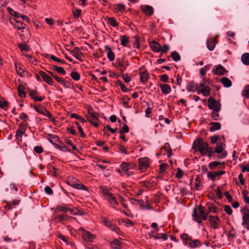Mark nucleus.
I'll return each mask as SVG.
<instances>
[{"mask_svg": "<svg viewBox=\"0 0 249 249\" xmlns=\"http://www.w3.org/2000/svg\"><path fill=\"white\" fill-rule=\"evenodd\" d=\"M50 58H51V59H53V60L56 61L58 63H62V64L65 63V62L63 60L59 59L53 55H52L51 56Z\"/></svg>", "mask_w": 249, "mask_h": 249, "instance_id": "obj_61", "label": "nucleus"}, {"mask_svg": "<svg viewBox=\"0 0 249 249\" xmlns=\"http://www.w3.org/2000/svg\"><path fill=\"white\" fill-rule=\"evenodd\" d=\"M202 245L201 242L198 240H192L190 239L189 243V246L192 248H195L197 247L201 246Z\"/></svg>", "mask_w": 249, "mask_h": 249, "instance_id": "obj_26", "label": "nucleus"}, {"mask_svg": "<svg viewBox=\"0 0 249 249\" xmlns=\"http://www.w3.org/2000/svg\"><path fill=\"white\" fill-rule=\"evenodd\" d=\"M155 239H162L163 240H166L168 239V235L165 233H160L157 235H153Z\"/></svg>", "mask_w": 249, "mask_h": 249, "instance_id": "obj_46", "label": "nucleus"}, {"mask_svg": "<svg viewBox=\"0 0 249 249\" xmlns=\"http://www.w3.org/2000/svg\"><path fill=\"white\" fill-rule=\"evenodd\" d=\"M128 37L126 36H120L121 44L124 47H127L128 43Z\"/></svg>", "mask_w": 249, "mask_h": 249, "instance_id": "obj_38", "label": "nucleus"}, {"mask_svg": "<svg viewBox=\"0 0 249 249\" xmlns=\"http://www.w3.org/2000/svg\"><path fill=\"white\" fill-rule=\"evenodd\" d=\"M150 47H151L152 50L153 52H160V46L158 43H157L155 41H153L151 43V44H150Z\"/></svg>", "mask_w": 249, "mask_h": 249, "instance_id": "obj_30", "label": "nucleus"}, {"mask_svg": "<svg viewBox=\"0 0 249 249\" xmlns=\"http://www.w3.org/2000/svg\"><path fill=\"white\" fill-rule=\"evenodd\" d=\"M18 47L21 50V51H28L29 50V47L26 44H19Z\"/></svg>", "mask_w": 249, "mask_h": 249, "instance_id": "obj_47", "label": "nucleus"}, {"mask_svg": "<svg viewBox=\"0 0 249 249\" xmlns=\"http://www.w3.org/2000/svg\"><path fill=\"white\" fill-rule=\"evenodd\" d=\"M122 222L125 224L126 226L128 227L134 225V222L128 218H124L122 219Z\"/></svg>", "mask_w": 249, "mask_h": 249, "instance_id": "obj_52", "label": "nucleus"}, {"mask_svg": "<svg viewBox=\"0 0 249 249\" xmlns=\"http://www.w3.org/2000/svg\"><path fill=\"white\" fill-rule=\"evenodd\" d=\"M80 49L78 47H76L74 49V50L71 53H72V55L74 56L77 60L82 61L81 59L80 55L79 54Z\"/></svg>", "mask_w": 249, "mask_h": 249, "instance_id": "obj_40", "label": "nucleus"}, {"mask_svg": "<svg viewBox=\"0 0 249 249\" xmlns=\"http://www.w3.org/2000/svg\"><path fill=\"white\" fill-rule=\"evenodd\" d=\"M209 221L211 228L213 229H217L219 228V223H220V219L218 217V216L210 215L209 216Z\"/></svg>", "mask_w": 249, "mask_h": 249, "instance_id": "obj_5", "label": "nucleus"}, {"mask_svg": "<svg viewBox=\"0 0 249 249\" xmlns=\"http://www.w3.org/2000/svg\"><path fill=\"white\" fill-rule=\"evenodd\" d=\"M122 77L125 83H128L131 81V77L128 74H123Z\"/></svg>", "mask_w": 249, "mask_h": 249, "instance_id": "obj_64", "label": "nucleus"}, {"mask_svg": "<svg viewBox=\"0 0 249 249\" xmlns=\"http://www.w3.org/2000/svg\"><path fill=\"white\" fill-rule=\"evenodd\" d=\"M161 92L163 94L169 93L171 91V87L169 85L165 84H162L160 85Z\"/></svg>", "mask_w": 249, "mask_h": 249, "instance_id": "obj_24", "label": "nucleus"}, {"mask_svg": "<svg viewBox=\"0 0 249 249\" xmlns=\"http://www.w3.org/2000/svg\"><path fill=\"white\" fill-rule=\"evenodd\" d=\"M186 89L188 91L190 92H195L196 91H197L198 89V86L194 81H191L187 84L186 86Z\"/></svg>", "mask_w": 249, "mask_h": 249, "instance_id": "obj_16", "label": "nucleus"}, {"mask_svg": "<svg viewBox=\"0 0 249 249\" xmlns=\"http://www.w3.org/2000/svg\"><path fill=\"white\" fill-rule=\"evenodd\" d=\"M129 127L126 124L123 126L122 129L120 130V133L122 134L123 133H128L129 132Z\"/></svg>", "mask_w": 249, "mask_h": 249, "instance_id": "obj_63", "label": "nucleus"}, {"mask_svg": "<svg viewBox=\"0 0 249 249\" xmlns=\"http://www.w3.org/2000/svg\"><path fill=\"white\" fill-rule=\"evenodd\" d=\"M68 211H69L70 213L72 215L81 214L80 212L76 208H74V209H70V210H68Z\"/></svg>", "mask_w": 249, "mask_h": 249, "instance_id": "obj_55", "label": "nucleus"}, {"mask_svg": "<svg viewBox=\"0 0 249 249\" xmlns=\"http://www.w3.org/2000/svg\"><path fill=\"white\" fill-rule=\"evenodd\" d=\"M141 9L146 15H151L154 13L153 7L149 5L142 6Z\"/></svg>", "mask_w": 249, "mask_h": 249, "instance_id": "obj_20", "label": "nucleus"}, {"mask_svg": "<svg viewBox=\"0 0 249 249\" xmlns=\"http://www.w3.org/2000/svg\"><path fill=\"white\" fill-rule=\"evenodd\" d=\"M9 20L10 22L17 29L20 30L24 28L25 24L22 23L21 18H14L13 17H10Z\"/></svg>", "mask_w": 249, "mask_h": 249, "instance_id": "obj_4", "label": "nucleus"}, {"mask_svg": "<svg viewBox=\"0 0 249 249\" xmlns=\"http://www.w3.org/2000/svg\"><path fill=\"white\" fill-rule=\"evenodd\" d=\"M130 100V98L129 97L127 96H124L121 99V104L126 108H130V106L128 105V103Z\"/></svg>", "mask_w": 249, "mask_h": 249, "instance_id": "obj_31", "label": "nucleus"}, {"mask_svg": "<svg viewBox=\"0 0 249 249\" xmlns=\"http://www.w3.org/2000/svg\"><path fill=\"white\" fill-rule=\"evenodd\" d=\"M199 211L200 216L203 220H205L207 218L208 214L204 212V208L202 206H200L199 208Z\"/></svg>", "mask_w": 249, "mask_h": 249, "instance_id": "obj_39", "label": "nucleus"}, {"mask_svg": "<svg viewBox=\"0 0 249 249\" xmlns=\"http://www.w3.org/2000/svg\"><path fill=\"white\" fill-rule=\"evenodd\" d=\"M208 105L209 107L213 110L219 111L220 109V104L219 102H216L212 97L209 98Z\"/></svg>", "mask_w": 249, "mask_h": 249, "instance_id": "obj_7", "label": "nucleus"}, {"mask_svg": "<svg viewBox=\"0 0 249 249\" xmlns=\"http://www.w3.org/2000/svg\"><path fill=\"white\" fill-rule=\"evenodd\" d=\"M139 75L140 76V80L142 83H145L147 81L149 78V73L147 70H144L142 68L139 69Z\"/></svg>", "mask_w": 249, "mask_h": 249, "instance_id": "obj_10", "label": "nucleus"}, {"mask_svg": "<svg viewBox=\"0 0 249 249\" xmlns=\"http://www.w3.org/2000/svg\"><path fill=\"white\" fill-rule=\"evenodd\" d=\"M213 72L216 75H223L225 74L227 71L221 65L215 66L213 68Z\"/></svg>", "mask_w": 249, "mask_h": 249, "instance_id": "obj_12", "label": "nucleus"}, {"mask_svg": "<svg viewBox=\"0 0 249 249\" xmlns=\"http://www.w3.org/2000/svg\"><path fill=\"white\" fill-rule=\"evenodd\" d=\"M102 193L104 195L108 203L111 206V207L117 210L116 206L118 205V203L117 201L116 198L114 195L107 189H103L102 191Z\"/></svg>", "mask_w": 249, "mask_h": 249, "instance_id": "obj_2", "label": "nucleus"}, {"mask_svg": "<svg viewBox=\"0 0 249 249\" xmlns=\"http://www.w3.org/2000/svg\"><path fill=\"white\" fill-rule=\"evenodd\" d=\"M210 130L212 132L219 130L221 128L220 124L217 122H211L210 124Z\"/></svg>", "mask_w": 249, "mask_h": 249, "instance_id": "obj_25", "label": "nucleus"}, {"mask_svg": "<svg viewBox=\"0 0 249 249\" xmlns=\"http://www.w3.org/2000/svg\"><path fill=\"white\" fill-rule=\"evenodd\" d=\"M15 65L18 74L20 75L21 76H23V73L24 72V66L21 64L18 63H15Z\"/></svg>", "mask_w": 249, "mask_h": 249, "instance_id": "obj_22", "label": "nucleus"}, {"mask_svg": "<svg viewBox=\"0 0 249 249\" xmlns=\"http://www.w3.org/2000/svg\"><path fill=\"white\" fill-rule=\"evenodd\" d=\"M220 82L225 87L229 88L231 86V81L227 77H223L221 78Z\"/></svg>", "mask_w": 249, "mask_h": 249, "instance_id": "obj_32", "label": "nucleus"}, {"mask_svg": "<svg viewBox=\"0 0 249 249\" xmlns=\"http://www.w3.org/2000/svg\"><path fill=\"white\" fill-rule=\"evenodd\" d=\"M149 159L147 157H143L139 159L140 170L143 172L145 171L149 166Z\"/></svg>", "mask_w": 249, "mask_h": 249, "instance_id": "obj_9", "label": "nucleus"}, {"mask_svg": "<svg viewBox=\"0 0 249 249\" xmlns=\"http://www.w3.org/2000/svg\"><path fill=\"white\" fill-rule=\"evenodd\" d=\"M222 150L223 149L222 144L220 143H217L215 148V152L216 153L220 154L222 152Z\"/></svg>", "mask_w": 249, "mask_h": 249, "instance_id": "obj_53", "label": "nucleus"}, {"mask_svg": "<svg viewBox=\"0 0 249 249\" xmlns=\"http://www.w3.org/2000/svg\"><path fill=\"white\" fill-rule=\"evenodd\" d=\"M26 129V124L24 123H21L18 125V131L25 133Z\"/></svg>", "mask_w": 249, "mask_h": 249, "instance_id": "obj_49", "label": "nucleus"}, {"mask_svg": "<svg viewBox=\"0 0 249 249\" xmlns=\"http://www.w3.org/2000/svg\"><path fill=\"white\" fill-rule=\"evenodd\" d=\"M241 60L245 65H249V53H244L241 57Z\"/></svg>", "mask_w": 249, "mask_h": 249, "instance_id": "obj_37", "label": "nucleus"}, {"mask_svg": "<svg viewBox=\"0 0 249 249\" xmlns=\"http://www.w3.org/2000/svg\"><path fill=\"white\" fill-rule=\"evenodd\" d=\"M71 186L78 190H87V188L83 184L81 183L79 181H77L74 183H72L71 184Z\"/></svg>", "mask_w": 249, "mask_h": 249, "instance_id": "obj_27", "label": "nucleus"}, {"mask_svg": "<svg viewBox=\"0 0 249 249\" xmlns=\"http://www.w3.org/2000/svg\"><path fill=\"white\" fill-rule=\"evenodd\" d=\"M171 56L173 60L176 62H177L180 59V56L179 53L176 51L172 52Z\"/></svg>", "mask_w": 249, "mask_h": 249, "instance_id": "obj_42", "label": "nucleus"}, {"mask_svg": "<svg viewBox=\"0 0 249 249\" xmlns=\"http://www.w3.org/2000/svg\"><path fill=\"white\" fill-rule=\"evenodd\" d=\"M39 74L41 76L43 80L50 85H53V80L52 78L42 71H39Z\"/></svg>", "mask_w": 249, "mask_h": 249, "instance_id": "obj_15", "label": "nucleus"}, {"mask_svg": "<svg viewBox=\"0 0 249 249\" xmlns=\"http://www.w3.org/2000/svg\"><path fill=\"white\" fill-rule=\"evenodd\" d=\"M221 163L219 161H215L209 163V167L211 169H213L216 167L217 166L220 165Z\"/></svg>", "mask_w": 249, "mask_h": 249, "instance_id": "obj_60", "label": "nucleus"}, {"mask_svg": "<svg viewBox=\"0 0 249 249\" xmlns=\"http://www.w3.org/2000/svg\"><path fill=\"white\" fill-rule=\"evenodd\" d=\"M24 86L21 84L19 85L18 87V95L21 98H25L26 95V93L24 91Z\"/></svg>", "mask_w": 249, "mask_h": 249, "instance_id": "obj_29", "label": "nucleus"}, {"mask_svg": "<svg viewBox=\"0 0 249 249\" xmlns=\"http://www.w3.org/2000/svg\"><path fill=\"white\" fill-rule=\"evenodd\" d=\"M219 111L213 110L211 116L213 120H218L219 115L218 114Z\"/></svg>", "mask_w": 249, "mask_h": 249, "instance_id": "obj_59", "label": "nucleus"}, {"mask_svg": "<svg viewBox=\"0 0 249 249\" xmlns=\"http://www.w3.org/2000/svg\"><path fill=\"white\" fill-rule=\"evenodd\" d=\"M200 83L198 86L197 93H202L204 96L207 97L210 94V88L209 86Z\"/></svg>", "mask_w": 249, "mask_h": 249, "instance_id": "obj_6", "label": "nucleus"}, {"mask_svg": "<svg viewBox=\"0 0 249 249\" xmlns=\"http://www.w3.org/2000/svg\"><path fill=\"white\" fill-rule=\"evenodd\" d=\"M192 215L194 217V220L196 221L199 224H200L201 223V221L199 220V216L197 213L196 210V209H194Z\"/></svg>", "mask_w": 249, "mask_h": 249, "instance_id": "obj_50", "label": "nucleus"}, {"mask_svg": "<svg viewBox=\"0 0 249 249\" xmlns=\"http://www.w3.org/2000/svg\"><path fill=\"white\" fill-rule=\"evenodd\" d=\"M55 79L56 80L57 82L64 86V87L66 88H68L70 86V84L69 82L66 81L64 79L62 78H60L57 76H55Z\"/></svg>", "mask_w": 249, "mask_h": 249, "instance_id": "obj_23", "label": "nucleus"}, {"mask_svg": "<svg viewBox=\"0 0 249 249\" xmlns=\"http://www.w3.org/2000/svg\"><path fill=\"white\" fill-rule=\"evenodd\" d=\"M114 11L116 13H123L124 11L125 6L122 4H117L114 5L113 8Z\"/></svg>", "mask_w": 249, "mask_h": 249, "instance_id": "obj_28", "label": "nucleus"}, {"mask_svg": "<svg viewBox=\"0 0 249 249\" xmlns=\"http://www.w3.org/2000/svg\"><path fill=\"white\" fill-rule=\"evenodd\" d=\"M169 50V46L167 45H164L163 46H160V52L161 53H166Z\"/></svg>", "mask_w": 249, "mask_h": 249, "instance_id": "obj_54", "label": "nucleus"}, {"mask_svg": "<svg viewBox=\"0 0 249 249\" xmlns=\"http://www.w3.org/2000/svg\"><path fill=\"white\" fill-rule=\"evenodd\" d=\"M82 237L85 241L88 242H92L95 238V235L91 234L87 231H84V232L82 234Z\"/></svg>", "mask_w": 249, "mask_h": 249, "instance_id": "obj_17", "label": "nucleus"}, {"mask_svg": "<svg viewBox=\"0 0 249 249\" xmlns=\"http://www.w3.org/2000/svg\"><path fill=\"white\" fill-rule=\"evenodd\" d=\"M212 66V65L211 64H209L207 65L204 66L203 68H201L200 70V75L203 77L205 76L206 72L210 69Z\"/></svg>", "mask_w": 249, "mask_h": 249, "instance_id": "obj_35", "label": "nucleus"}, {"mask_svg": "<svg viewBox=\"0 0 249 249\" xmlns=\"http://www.w3.org/2000/svg\"><path fill=\"white\" fill-rule=\"evenodd\" d=\"M225 173L224 171H221L220 172H209L207 174V176L208 178H210L211 179L214 181L216 178L219 176H221L224 175Z\"/></svg>", "mask_w": 249, "mask_h": 249, "instance_id": "obj_18", "label": "nucleus"}, {"mask_svg": "<svg viewBox=\"0 0 249 249\" xmlns=\"http://www.w3.org/2000/svg\"><path fill=\"white\" fill-rule=\"evenodd\" d=\"M121 242L119 240L115 239L110 243V246L112 248L119 249L121 247Z\"/></svg>", "mask_w": 249, "mask_h": 249, "instance_id": "obj_34", "label": "nucleus"}, {"mask_svg": "<svg viewBox=\"0 0 249 249\" xmlns=\"http://www.w3.org/2000/svg\"><path fill=\"white\" fill-rule=\"evenodd\" d=\"M195 187L196 190H200L202 188L200 178L198 176H196L195 180Z\"/></svg>", "mask_w": 249, "mask_h": 249, "instance_id": "obj_33", "label": "nucleus"}, {"mask_svg": "<svg viewBox=\"0 0 249 249\" xmlns=\"http://www.w3.org/2000/svg\"><path fill=\"white\" fill-rule=\"evenodd\" d=\"M121 168L124 172H127L130 169V165L125 162H123L121 164Z\"/></svg>", "mask_w": 249, "mask_h": 249, "instance_id": "obj_43", "label": "nucleus"}, {"mask_svg": "<svg viewBox=\"0 0 249 249\" xmlns=\"http://www.w3.org/2000/svg\"><path fill=\"white\" fill-rule=\"evenodd\" d=\"M105 51L107 52V57L111 61H112L115 59V55L114 53L111 51V48L108 46H105Z\"/></svg>", "mask_w": 249, "mask_h": 249, "instance_id": "obj_19", "label": "nucleus"}, {"mask_svg": "<svg viewBox=\"0 0 249 249\" xmlns=\"http://www.w3.org/2000/svg\"><path fill=\"white\" fill-rule=\"evenodd\" d=\"M101 219L104 224L106 227L110 229L112 231L115 232L116 233L120 234L121 232L120 230L116 224H114L106 217H101Z\"/></svg>", "mask_w": 249, "mask_h": 249, "instance_id": "obj_3", "label": "nucleus"}, {"mask_svg": "<svg viewBox=\"0 0 249 249\" xmlns=\"http://www.w3.org/2000/svg\"><path fill=\"white\" fill-rule=\"evenodd\" d=\"M34 108L37 112L42 114L44 113V112L46 109V108L43 107L42 106L38 107L36 106H35Z\"/></svg>", "mask_w": 249, "mask_h": 249, "instance_id": "obj_51", "label": "nucleus"}, {"mask_svg": "<svg viewBox=\"0 0 249 249\" xmlns=\"http://www.w3.org/2000/svg\"><path fill=\"white\" fill-rule=\"evenodd\" d=\"M30 95L36 101L41 102L44 99V96H37V92L36 90H31L30 91Z\"/></svg>", "mask_w": 249, "mask_h": 249, "instance_id": "obj_21", "label": "nucleus"}, {"mask_svg": "<svg viewBox=\"0 0 249 249\" xmlns=\"http://www.w3.org/2000/svg\"><path fill=\"white\" fill-rule=\"evenodd\" d=\"M243 95L246 98H249V85L245 87Z\"/></svg>", "mask_w": 249, "mask_h": 249, "instance_id": "obj_57", "label": "nucleus"}, {"mask_svg": "<svg viewBox=\"0 0 249 249\" xmlns=\"http://www.w3.org/2000/svg\"><path fill=\"white\" fill-rule=\"evenodd\" d=\"M193 146L195 151H199L201 154L205 155L208 152V143L204 142L202 138L197 139L194 142Z\"/></svg>", "mask_w": 249, "mask_h": 249, "instance_id": "obj_1", "label": "nucleus"}, {"mask_svg": "<svg viewBox=\"0 0 249 249\" xmlns=\"http://www.w3.org/2000/svg\"><path fill=\"white\" fill-rule=\"evenodd\" d=\"M68 210H70V208L66 205H63L58 206L55 208V211L57 212H67L68 211Z\"/></svg>", "mask_w": 249, "mask_h": 249, "instance_id": "obj_41", "label": "nucleus"}, {"mask_svg": "<svg viewBox=\"0 0 249 249\" xmlns=\"http://www.w3.org/2000/svg\"><path fill=\"white\" fill-rule=\"evenodd\" d=\"M183 175V171L180 170L179 168L177 169V172L176 174V177L177 178H180L182 177Z\"/></svg>", "mask_w": 249, "mask_h": 249, "instance_id": "obj_62", "label": "nucleus"}, {"mask_svg": "<svg viewBox=\"0 0 249 249\" xmlns=\"http://www.w3.org/2000/svg\"><path fill=\"white\" fill-rule=\"evenodd\" d=\"M53 68L57 72L62 73L63 75L66 74V71L63 68L55 65L53 66Z\"/></svg>", "mask_w": 249, "mask_h": 249, "instance_id": "obj_44", "label": "nucleus"}, {"mask_svg": "<svg viewBox=\"0 0 249 249\" xmlns=\"http://www.w3.org/2000/svg\"><path fill=\"white\" fill-rule=\"evenodd\" d=\"M75 124L78 129V130L79 131V132H80V134H81V135L82 137H85V134H84V131H83V130L82 129V126L80 125V124L79 122H75Z\"/></svg>", "mask_w": 249, "mask_h": 249, "instance_id": "obj_56", "label": "nucleus"}, {"mask_svg": "<svg viewBox=\"0 0 249 249\" xmlns=\"http://www.w3.org/2000/svg\"><path fill=\"white\" fill-rule=\"evenodd\" d=\"M116 63L120 68L119 70L122 72H124L126 69V67L129 65V62L127 60H125L124 59L117 58L116 59Z\"/></svg>", "mask_w": 249, "mask_h": 249, "instance_id": "obj_8", "label": "nucleus"}, {"mask_svg": "<svg viewBox=\"0 0 249 249\" xmlns=\"http://www.w3.org/2000/svg\"><path fill=\"white\" fill-rule=\"evenodd\" d=\"M89 115L88 116V120L89 121H98L99 114L95 112L92 109L89 108L88 110Z\"/></svg>", "mask_w": 249, "mask_h": 249, "instance_id": "obj_13", "label": "nucleus"}, {"mask_svg": "<svg viewBox=\"0 0 249 249\" xmlns=\"http://www.w3.org/2000/svg\"><path fill=\"white\" fill-rule=\"evenodd\" d=\"M108 21L110 25L113 27H117L118 24L116 19L113 18H108Z\"/></svg>", "mask_w": 249, "mask_h": 249, "instance_id": "obj_48", "label": "nucleus"}, {"mask_svg": "<svg viewBox=\"0 0 249 249\" xmlns=\"http://www.w3.org/2000/svg\"><path fill=\"white\" fill-rule=\"evenodd\" d=\"M243 210L244 212H242L243 213V222L242 223V225L245 226L246 229L249 230V213H248L247 209L244 208Z\"/></svg>", "mask_w": 249, "mask_h": 249, "instance_id": "obj_11", "label": "nucleus"}, {"mask_svg": "<svg viewBox=\"0 0 249 249\" xmlns=\"http://www.w3.org/2000/svg\"><path fill=\"white\" fill-rule=\"evenodd\" d=\"M216 36L214 38H209L206 41L207 47L208 49L211 51L214 50L215 45L217 44L216 41Z\"/></svg>", "mask_w": 249, "mask_h": 249, "instance_id": "obj_14", "label": "nucleus"}, {"mask_svg": "<svg viewBox=\"0 0 249 249\" xmlns=\"http://www.w3.org/2000/svg\"><path fill=\"white\" fill-rule=\"evenodd\" d=\"M224 211L229 215H231L232 214V210L231 208L229 205H225L224 206Z\"/></svg>", "mask_w": 249, "mask_h": 249, "instance_id": "obj_58", "label": "nucleus"}, {"mask_svg": "<svg viewBox=\"0 0 249 249\" xmlns=\"http://www.w3.org/2000/svg\"><path fill=\"white\" fill-rule=\"evenodd\" d=\"M57 218L58 220L60 222H62V221L66 220H70V219H75V218L71 217V216H68L67 215H59L57 216Z\"/></svg>", "mask_w": 249, "mask_h": 249, "instance_id": "obj_36", "label": "nucleus"}, {"mask_svg": "<svg viewBox=\"0 0 249 249\" xmlns=\"http://www.w3.org/2000/svg\"><path fill=\"white\" fill-rule=\"evenodd\" d=\"M71 77L75 81H78L80 78L79 74L76 71H72L70 74Z\"/></svg>", "mask_w": 249, "mask_h": 249, "instance_id": "obj_45", "label": "nucleus"}]
</instances>
